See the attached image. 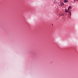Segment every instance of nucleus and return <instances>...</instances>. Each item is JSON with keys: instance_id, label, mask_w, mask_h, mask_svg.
<instances>
[{"instance_id": "f257e3e1", "label": "nucleus", "mask_w": 78, "mask_h": 78, "mask_svg": "<svg viewBox=\"0 0 78 78\" xmlns=\"http://www.w3.org/2000/svg\"><path fill=\"white\" fill-rule=\"evenodd\" d=\"M65 11L66 12H69V10H68L67 9L65 10Z\"/></svg>"}, {"instance_id": "f03ea898", "label": "nucleus", "mask_w": 78, "mask_h": 78, "mask_svg": "<svg viewBox=\"0 0 78 78\" xmlns=\"http://www.w3.org/2000/svg\"><path fill=\"white\" fill-rule=\"evenodd\" d=\"M64 3H67V2H68L66 0H65L64 1Z\"/></svg>"}, {"instance_id": "7ed1b4c3", "label": "nucleus", "mask_w": 78, "mask_h": 78, "mask_svg": "<svg viewBox=\"0 0 78 78\" xmlns=\"http://www.w3.org/2000/svg\"><path fill=\"white\" fill-rule=\"evenodd\" d=\"M69 14L70 15V16H71L72 15V13H71V12H69Z\"/></svg>"}, {"instance_id": "20e7f679", "label": "nucleus", "mask_w": 78, "mask_h": 78, "mask_svg": "<svg viewBox=\"0 0 78 78\" xmlns=\"http://www.w3.org/2000/svg\"><path fill=\"white\" fill-rule=\"evenodd\" d=\"M64 16V14H61V15H60V16Z\"/></svg>"}, {"instance_id": "39448f33", "label": "nucleus", "mask_w": 78, "mask_h": 78, "mask_svg": "<svg viewBox=\"0 0 78 78\" xmlns=\"http://www.w3.org/2000/svg\"><path fill=\"white\" fill-rule=\"evenodd\" d=\"M71 8V7L70 6H69V7L68 8V10H69V9H70Z\"/></svg>"}, {"instance_id": "423d86ee", "label": "nucleus", "mask_w": 78, "mask_h": 78, "mask_svg": "<svg viewBox=\"0 0 78 78\" xmlns=\"http://www.w3.org/2000/svg\"><path fill=\"white\" fill-rule=\"evenodd\" d=\"M61 5H64V3H61Z\"/></svg>"}, {"instance_id": "0eeeda50", "label": "nucleus", "mask_w": 78, "mask_h": 78, "mask_svg": "<svg viewBox=\"0 0 78 78\" xmlns=\"http://www.w3.org/2000/svg\"><path fill=\"white\" fill-rule=\"evenodd\" d=\"M74 0V1H75V0Z\"/></svg>"}]
</instances>
